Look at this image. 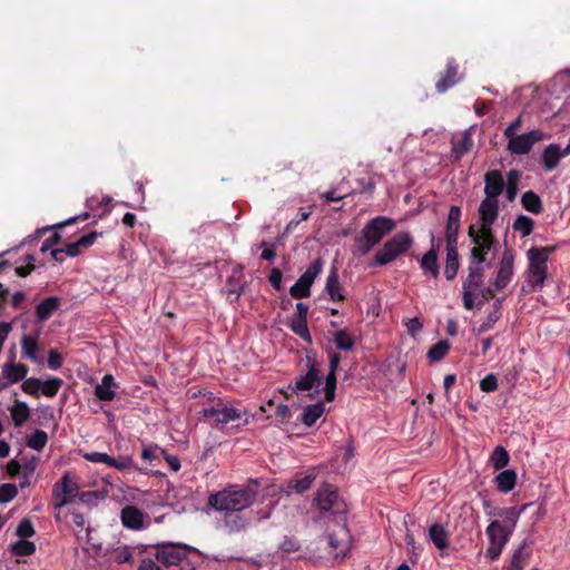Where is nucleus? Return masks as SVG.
Returning a JSON list of instances; mask_svg holds the SVG:
<instances>
[{
    "mask_svg": "<svg viewBox=\"0 0 570 570\" xmlns=\"http://www.w3.org/2000/svg\"><path fill=\"white\" fill-rule=\"evenodd\" d=\"M341 358H331L330 368L325 373L320 362L313 361L307 363L305 373H302L295 380L293 392H308L309 397H315L321 393L322 380H325L323 391L325 401L332 402L335 399L336 391V371Z\"/></svg>",
    "mask_w": 570,
    "mask_h": 570,
    "instance_id": "nucleus-1",
    "label": "nucleus"
},
{
    "mask_svg": "<svg viewBox=\"0 0 570 570\" xmlns=\"http://www.w3.org/2000/svg\"><path fill=\"white\" fill-rule=\"evenodd\" d=\"M259 483L250 480L244 488L228 487L208 497V505L216 511L237 512L252 505L258 494Z\"/></svg>",
    "mask_w": 570,
    "mask_h": 570,
    "instance_id": "nucleus-2",
    "label": "nucleus"
},
{
    "mask_svg": "<svg viewBox=\"0 0 570 570\" xmlns=\"http://www.w3.org/2000/svg\"><path fill=\"white\" fill-rule=\"evenodd\" d=\"M525 508L527 505L524 504L520 511L515 508L501 510L498 515L503 518V521L493 520L487 528V535L489 538L487 557L491 560L497 559L501 554L503 547L509 541V538L517 525L520 512Z\"/></svg>",
    "mask_w": 570,
    "mask_h": 570,
    "instance_id": "nucleus-3",
    "label": "nucleus"
},
{
    "mask_svg": "<svg viewBox=\"0 0 570 570\" xmlns=\"http://www.w3.org/2000/svg\"><path fill=\"white\" fill-rule=\"evenodd\" d=\"M556 250V246L531 247L527 252L529 265L527 269L525 285L522 292L531 293L544 286L548 275L547 262L549 256Z\"/></svg>",
    "mask_w": 570,
    "mask_h": 570,
    "instance_id": "nucleus-4",
    "label": "nucleus"
},
{
    "mask_svg": "<svg viewBox=\"0 0 570 570\" xmlns=\"http://www.w3.org/2000/svg\"><path fill=\"white\" fill-rule=\"evenodd\" d=\"M395 226V222L386 216H376L368 220L361 230V234L356 237L361 254H367L385 235L392 232Z\"/></svg>",
    "mask_w": 570,
    "mask_h": 570,
    "instance_id": "nucleus-5",
    "label": "nucleus"
},
{
    "mask_svg": "<svg viewBox=\"0 0 570 570\" xmlns=\"http://www.w3.org/2000/svg\"><path fill=\"white\" fill-rule=\"evenodd\" d=\"M414 240L410 233L400 232L386 240L374 258L373 266H384L394 262L397 257L405 254L413 245Z\"/></svg>",
    "mask_w": 570,
    "mask_h": 570,
    "instance_id": "nucleus-6",
    "label": "nucleus"
},
{
    "mask_svg": "<svg viewBox=\"0 0 570 570\" xmlns=\"http://www.w3.org/2000/svg\"><path fill=\"white\" fill-rule=\"evenodd\" d=\"M468 235L473 244L471 264L480 265L487 261V255L495 244L493 230L476 229L474 225H471Z\"/></svg>",
    "mask_w": 570,
    "mask_h": 570,
    "instance_id": "nucleus-7",
    "label": "nucleus"
},
{
    "mask_svg": "<svg viewBox=\"0 0 570 570\" xmlns=\"http://www.w3.org/2000/svg\"><path fill=\"white\" fill-rule=\"evenodd\" d=\"M314 502L321 512L343 514L346 512V504L341 499L335 487L324 483L316 492Z\"/></svg>",
    "mask_w": 570,
    "mask_h": 570,
    "instance_id": "nucleus-8",
    "label": "nucleus"
},
{
    "mask_svg": "<svg viewBox=\"0 0 570 570\" xmlns=\"http://www.w3.org/2000/svg\"><path fill=\"white\" fill-rule=\"evenodd\" d=\"M78 491L77 480L69 472H66L52 488L55 509L60 510L62 507L71 503L78 497Z\"/></svg>",
    "mask_w": 570,
    "mask_h": 570,
    "instance_id": "nucleus-9",
    "label": "nucleus"
},
{
    "mask_svg": "<svg viewBox=\"0 0 570 570\" xmlns=\"http://www.w3.org/2000/svg\"><path fill=\"white\" fill-rule=\"evenodd\" d=\"M322 269L323 261L321 258L315 259L289 288V295L295 299L309 297L311 287Z\"/></svg>",
    "mask_w": 570,
    "mask_h": 570,
    "instance_id": "nucleus-10",
    "label": "nucleus"
},
{
    "mask_svg": "<svg viewBox=\"0 0 570 570\" xmlns=\"http://www.w3.org/2000/svg\"><path fill=\"white\" fill-rule=\"evenodd\" d=\"M153 547L157 549L155 554L156 560L165 566H176L185 558V553H183L180 549L186 551L190 550V547L187 544H174L169 542L156 543L153 544Z\"/></svg>",
    "mask_w": 570,
    "mask_h": 570,
    "instance_id": "nucleus-11",
    "label": "nucleus"
},
{
    "mask_svg": "<svg viewBox=\"0 0 570 570\" xmlns=\"http://www.w3.org/2000/svg\"><path fill=\"white\" fill-rule=\"evenodd\" d=\"M542 139V131L532 130L528 134L517 135L509 138L508 150L515 155L528 154L532 146Z\"/></svg>",
    "mask_w": 570,
    "mask_h": 570,
    "instance_id": "nucleus-12",
    "label": "nucleus"
},
{
    "mask_svg": "<svg viewBox=\"0 0 570 570\" xmlns=\"http://www.w3.org/2000/svg\"><path fill=\"white\" fill-rule=\"evenodd\" d=\"M499 199L485 198L481 200L478 217L480 227L478 229L492 230V225L499 217Z\"/></svg>",
    "mask_w": 570,
    "mask_h": 570,
    "instance_id": "nucleus-13",
    "label": "nucleus"
},
{
    "mask_svg": "<svg viewBox=\"0 0 570 570\" xmlns=\"http://www.w3.org/2000/svg\"><path fill=\"white\" fill-rule=\"evenodd\" d=\"M514 253L511 248L504 249L500 262L498 275L494 281L495 289H503L511 282L513 276Z\"/></svg>",
    "mask_w": 570,
    "mask_h": 570,
    "instance_id": "nucleus-14",
    "label": "nucleus"
},
{
    "mask_svg": "<svg viewBox=\"0 0 570 570\" xmlns=\"http://www.w3.org/2000/svg\"><path fill=\"white\" fill-rule=\"evenodd\" d=\"M460 80L459 63L454 58H450L446 61L445 70L441 72L440 78L435 83V89L439 94H444Z\"/></svg>",
    "mask_w": 570,
    "mask_h": 570,
    "instance_id": "nucleus-15",
    "label": "nucleus"
},
{
    "mask_svg": "<svg viewBox=\"0 0 570 570\" xmlns=\"http://www.w3.org/2000/svg\"><path fill=\"white\" fill-rule=\"evenodd\" d=\"M28 368L24 364L8 362L2 367L0 375V390H4L13 383L26 377Z\"/></svg>",
    "mask_w": 570,
    "mask_h": 570,
    "instance_id": "nucleus-16",
    "label": "nucleus"
},
{
    "mask_svg": "<svg viewBox=\"0 0 570 570\" xmlns=\"http://www.w3.org/2000/svg\"><path fill=\"white\" fill-rule=\"evenodd\" d=\"M485 198L498 199L503 193L505 184L500 170H490L484 175Z\"/></svg>",
    "mask_w": 570,
    "mask_h": 570,
    "instance_id": "nucleus-17",
    "label": "nucleus"
},
{
    "mask_svg": "<svg viewBox=\"0 0 570 570\" xmlns=\"http://www.w3.org/2000/svg\"><path fill=\"white\" fill-rule=\"evenodd\" d=\"M461 208L459 206H451L448 215L445 226V242L446 244H458V236L461 226Z\"/></svg>",
    "mask_w": 570,
    "mask_h": 570,
    "instance_id": "nucleus-18",
    "label": "nucleus"
},
{
    "mask_svg": "<svg viewBox=\"0 0 570 570\" xmlns=\"http://www.w3.org/2000/svg\"><path fill=\"white\" fill-rule=\"evenodd\" d=\"M220 403H222L220 400H218L217 406L214 405V406L204 409L202 411L203 415L205 417L214 419L215 422L218 424H226L229 421L239 419L240 415L236 409L226 407V406L220 409V407H218L220 405Z\"/></svg>",
    "mask_w": 570,
    "mask_h": 570,
    "instance_id": "nucleus-19",
    "label": "nucleus"
},
{
    "mask_svg": "<svg viewBox=\"0 0 570 570\" xmlns=\"http://www.w3.org/2000/svg\"><path fill=\"white\" fill-rule=\"evenodd\" d=\"M435 237L431 233V248L420 259V267L424 274H430L433 278H436L440 274L438 264V249L434 245Z\"/></svg>",
    "mask_w": 570,
    "mask_h": 570,
    "instance_id": "nucleus-20",
    "label": "nucleus"
},
{
    "mask_svg": "<svg viewBox=\"0 0 570 570\" xmlns=\"http://www.w3.org/2000/svg\"><path fill=\"white\" fill-rule=\"evenodd\" d=\"M569 154H564V149H561L557 144L548 145L541 154V164L546 171H552L556 169L563 157Z\"/></svg>",
    "mask_w": 570,
    "mask_h": 570,
    "instance_id": "nucleus-21",
    "label": "nucleus"
},
{
    "mask_svg": "<svg viewBox=\"0 0 570 570\" xmlns=\"http://www.w3.org/2000/svg\"><path fill=\"white\" fill-rule=\"evenodd\" d=\"M330 546L334 551H337L335 553V558H337L340 554L343 557L345 556V552L347 551L350 547V533L345 524H340L338 529L328 535Z\"/></svg>",
    "mask_w": 570,
    "mask_h": 570,
    "instance_id": "nucleus-22",
    "label": "nucleus"
},
{
    "mask_svg": "<svg viewBox=\"0 0 570 570\" xmlns=\"http://www.w3.org/2000/svg\"><path fill=\"white\" fill-rule=\"evenodd\" d=\"M451 149V157L453 161H459L465 154H468L473 147L472 135L469 130H465L461 137L453 138Z\"/></svg>",
    "mask_w": 570,
    "mask_h": 570,
    "instance_id": "nucleus-23",
    "label": "nucleus"
},
{
    "mask_svg": "<svg viewBox=\"0 0 570 570\" xmlns=\"http://www.w3.org/2000/svg\"><path fill=\"white\" fill-rule=\"evenodd\" d=\"M61 299L56 296L47 297L36 307V317L39 322L49 320L52 314L60 307Z\"/></svg>",
    "mask_w": 570,
    "mask_h": 570,
    "instance_id": "nucleus-24",
    "label": "nucleus"
},
{
    "mask_svg": "<svg viewBox=\"0 0 570 570\" xmlns=\"http://www.w3.org/2000/svg\"><path fill=\"white\" fill-rule=\"evenodd\" d=\"M460 267L458 244H446V263L444 275L448 281L455 278Z\"/></svg>",
    "mask_w": 570,
    "mask_h": 570,
    "instance_id": "nucleus-25",
    "label": "nucleus"
},
{
    "mask_svg": "<svg viewBox=\"0 0 570 570\" xmlns=\"http://www.w3.org/2000/svg\"><path fill=\"white\" fill-rule=\"evenodd\" d=\"M98 236H100L99 233L91 232L80 237L77 242L67 244L63 247L66 255L70 257H77L81 254V249L90 247L96 242Z\"/></svg>",
    "mask_w": 570,
    "mask_h": 570,
    "instance_id": "nucleus-26",
    "label": "nucleus"
},
{
    "mask_svg": "<svg viewBox=\"0 0 570 570\" xmlns=\"http://www.w3.org/2000/svg\"><path fill=\"white\" fill-rule=\"evenodd\" d=\"M483 268L479 265L473 266V264H470L469 275L462 283L463 289L474 293L478 292L483 284Z\"/></svg>",
    "mask_w": 570,
    "mask_h": 570,
    "instance_id": "nucleus-27",
    "label": "nucleus"
},
{
    "mask_svg": "<svg viewBox=\"0 0 570 570\" xmlns=\"http://www.w3.org/2000/svg\"><path fill=\"white\" fill-rule=\"evenodd\" d=\"M325 291L333 302H342L345 299V296L341 293V284L336 267H333L330 271V274L326 278Z\"/></svg>",
    "mask_w": 570,
    "mask_h": 570,
    "instance_id": "nucleus-28",
    "label": "nucleus"
},
{
    "mask_svg": "<svg viewBox=\"0 0 570 570\" xmlns=\"http://www.w3.org/2000/svg\"><path fill=\"white\" fill-rule=\"evenodd\" d=\"M121 521L126 528L139 529L142 527L144 515L136 507L127 505L121 510Z\"/></svg>",
    "mask_w": 570,
    "mask_h": 570,
    "instance_id": "nucleus-29",
    "label": "nucleus"
},
{
    "mask_svg": "<svg viewBox=\"0 0 570 570\" xmlns=\"http://www.w3.org/2000/svg\"><path fill=\"white\" fill-rule=\"evenodd\" d=\"M316 476L315 474H306L303 478H295L287 482L286 487L283 489V491L289 495L292 493H303L307 491L312 484L314 483Z\"/></svg>",
    "mask_w": 570,
    "mask_h": 570,
    "instance_id": "nucleus-30",
    "label": "nucleus"
},
{
    "mask_svg": "<svg viewBox=\"0 0 570 570\" xmlns=\"http://www.w3.org/2000/svg\"><path fill=\"white\" fill-rule=\"evenodd\" d=\"M429 537L439 550L442 551L449 547V534L442 524H432L429 529Z\"/></svg>",
    "mask_w": 570,
    "mask_h": 570,
    "instance_id": "nucleus-31",
    "label": "nucleus"
},
{
    "mask_svg": "<svg viewBox=\"0 0 570 570\" xmlns=\"http://www.w3.org/2000/svg\"><path fill=\"white\" fill-rule=\"evenodd\" d=\"M494 482L499 491L510 492L515 485L517 473L514 470H504L495 476Z\"/></svg>",
    "mask_w": 570,
    "mask_h": 570,
    "instance_id": "nucleus-32",
    "label": "nucleus"
},
{
    "mask_svg": "<svg viewBox=\"0 0 570 570\" xmlns=\"http://www.w3.org/2000/svg\"><path fill=\"white\" fill-rule=\"evenodd\" d=\"M114 386L112 375L107 374L102 377L101 383L96 386L95 394L101 401H111L115 397Z\"/></svg>",
    "mask_w": 570,
    "mask_h": 570,
    "instance_id": "nucleus-33",
    "label": "nucleus"
},
{
    "mask_svg": "<svg viewBox=\"0 0 570 570\" xmlns=\"http://www.w3.org/2000/svg\"><path fill=\"white\" fill-rule=\"evenodd\" d=\"M325 412V406L322 402L307 405L302 414V422L306 426H312Z\"/></svg>",
    "mask_w": 570,
    "mask_h": 570,
    "instance_id": "nucleus-34",
    "label": "nucleus"
},
{
    "mask_svg": "<svg viewBox=\"0 0 570 570\" xmlns=\"http://www.w3.org/2000/svg\"><path fill=\"white\" fill-rule=\"evenodd\" d=\"M521 204L525 210L534 215H538L543 210L541 198L532 190H528L522 195Z\"/></svg>",
    "mask_w": 570,
    "mask_h": 570,
    "instance_id": "nucleus-35",
    "label": "nucleus"
},
{
    "mask_svg": "<svg viewBox=\"0 0 570 570\" xmlns=\"http://www.w3.org/2000/svg\"><path fill=\"white\" fill-rule=\"evenodd\" d=\"M534 228V222L532 218L525 215H519L513 223V229L519 232L522 237L529 236Z\"/></svg>",
    "mask_w": 570,
    "mask_h": 570,
    "instance_id": "nucleus-36",
    "label": "nucleus"
},
{
    "mask_svg": "<svg viewBox=\"0 0 570 570\" xmlns=\"http://www.w3.org/2000/svg\"><path fill=\"white\" fill-rule=\"evenodd\" d=\"M527 546L524 541L513 553L509 570H523L529 558V553H524L523 550Z\"/></svg>",
    "mask_w": 570,
    "mask_h": 570,
    "instance_id": "nucleus-37",
    "label": "nucleus"
},
{
    "mask_svg": "<svg viewBox=\"0 0 570 570\" xmlns=\"http://www.w3.org/2000/svg\"><path fill=\"white\" fill-rule=\"evenodd\" d=\"M509 453L501 445H498L491 455V461L495 470L505 468L509 463Z\"/></svg>",
    "mask_w": 570,
    "mask_h": 570,
    "instance_id": "nucleus-38",
    "label": "nucleus"
},
{
    "mask_svg": "<svg viewBox=\"0 0 570 570\" xmlns=\"http://www.w3.org/2000/svg\"><path fill=\"white\" fill-rule=\"evenodd\" d=\"M36 551L33 542L21 539L11 546V552L19 557H27Z\"/></svg>",
    "mask_w": 570,
    "mask_h": 570,
    "instance_id": "nucleus-39",
    "label": "nucleus"
},
{
    "mask_svg": "<svg viewBox=\"0 0 570 570\" xmlns=\"http://www.w3.org/2000/svg\"><path fill=\"white\" fill-rule=\"evenodd\" d=\"M520 173L518 170H510L508 174L507 183V198L509 202H513L518 194V181Z\"/></svg>",
    "mask_w": 570,
    "mask_h": 570,
    "instance_id": "nucleus-40",
    "label": "nucleus"
},
{
    "mask_svg": "<svg viewBox=\"0 0 570 570\" xmlns=\"http://www.w3.org/2000/svg\"><path fill=\"white\" fill-rule=\"evenodd\" d=\"M10 412L16 426H20L29 417V409L24 403L14 405Z\"/></svg>",
    "mask_w": 570,
    "mask_h": 570,
    "instance_id": "nucleus-41",
    "label": "nucleus"
},
{
    "mask_svg": "<svg viewBox=\"0 0 570 570\" xmlns=\"http://www.w3.org/2000/svg\"><path fill=\"white\" fill-rule=\"evenodd\" d=\"M334 342L338 350L345 352L350 351L354 345L352 336L343 330L335 333Z\"/></svg>",
    "mask_w": 570,
    "mask_h": 570,
    "instance_id": "nucleus-42",
    "label": "nucleus"
},
{
    "mask_svg": "<svg viewBox=\"0 0 570 570\" xmlns=\"http://www.w3.org/2000/svg\"><path fill=\"white\" fill-rule=\"evenodd\" d=\"M48 441V435L42 430H37L27 441V445L33 450L41 451Z\"/></svg>",
    "mask_w": 570,
    "mask_h": 570,
    "instance_id": "nucleus-43",
    "label": "nucleus"
},
{
    "mask_svg": "<svg viewBox=\"0 0 570 570\" xmlns=\"http://www.w3.org/2000/svg\"><path fill=\"white\" fill-rule=\"evenodd\" d=\"M61 385H62V380H60L58 377H52V379L47 380L46 382H41L42 394L46 396L52 397L58 393Z\"/></svg>",
    "mask_w": 570,
    "mask_h": 570,
    "instance_id": "nucleus-44",
    "label": "nucleus"
},
{
    "mask_svg": "<svg viewBox=\"0 0 570 570\" xmlns=\"http://www.w3.org/2000/svg\"><path fill=\"white\" fill-rule=\"evenodd\" d=\"M22 353L23 356H36L38 350V341L33 336H23L22 341Z\"/></svg>",
    "mask_w": 570,
    "mask_h": 570,
    "instance_id": "nucleus-45",
    "label": "nucleus"
},
{
    "mask_svg": "<svg viewBox=\"0 0 570 570\" xmlns=\"http://www.w3.org/2000/svg\"><path fill=\"white\" fill-rule=\"evenodd\" d=\"M24 261L27 262L26 265L18 266L14 269L16 275L19 276V277H27V276H29L36 269V265H35L36 258H35L33 255L28 254L24 257Z\"/></svg>",
    "mask_w": 570,
    "mask_h": 570,
    "instance_id": "nucleus-46",
    "label": "nucleus"
},
{
    "mask_svg": "<svg viewBox=\"0 0 570 570\" xmlns=\"http://www.w3.org/2000/svg\"><path fill=\"white\" fill-rule=\"evenodd\" d=\"M33 525L30 519H22L16 529V534L21 539L30 538L35 534Z\"/></svg>",
    "mask_w": 570,
    "mask_h": 570,
    "instance_id": "nucleus-47",
    "label": "nucleus"
},
{
    "mask_svg": "<svg viewBox=\"0 0 570 570\" xmlns=\"http://www.w3.org/2000/svg\"><path fill=\"white\" fill-rule=\"evenodd\" d=\"M18 494V489L12 483L0 485V502L6 503L13 500Z\"/></svg>",
    "mask_w": 570,
    "mask_h": 570,
    "instance_id": "nucleus-48",
    "label": "nucleus"
},
{
    "mask_svg": "<svg viewBox=\"0 0 570 570\" xmlns=\"http://www.w3.org/2000/svg\"><path fill=\"white\" fill-rule=\"evenodd\" d=\"M291 328L295 334H297L298 336H301L303 338L309 337V332H308L306 320L293 317Z\"/></svg>",
    "mask_w": 570,
    "mask_h": 570,
    "instance_id": "nucleus-49",
    "label": "nucleus"
},
{
    "mask_svg": "<svg viewBox=\"0 0 570 570\" xmlns=\"http://www.w3.org/2000/svg\"><path fill=\"white\" fill-rule=\"evenodd\" d=\"M311 216L309 210H305L304 208H301L297 213V215L289 220L287 224L285 232L291 233L296 229V227L299 225L301 222L307 220Z\"/></svg>",
    "mask_w": 570,
    "mask_h": 570,
    "instance_id": "nucleus-50",
    "label": "nucleus"
},
{
    "mask_svg": "<svg viewBox=\"0 0 570 570\" xmlns=\"http://www.w3.org/2000/svg\"><path fill=\"white\" fill-rule=\"evenodd\" d=\"M449 350L450 343L446 340H441L428 351L426 356H445Z\"/></svg>",
    "mask_w": 570,
    "mask_h": 570,
    "instance_id": "nucleus-51",
    "label": "nucleus"
},
{
    "mask_svg": "<svg viewBox=\"0 0 570 570\" xmlns=\"http://www.w3.org/2000/svg\"><path fill=\"white\" fill-rule=\"evenodd\" d=\"M392 363H389L387 371L390 372V376H402L406 364L402 361V358H392Z\"/></svg>",
    "mask_w": 570,
    "mask_h": 570,
    "instance_id": "nucleus-52",
    "label": "nucleus"
},
{
    "mask_svg": "<svg viewBox=\"0 0 570 570\" xmlns=\"http://www.w3.org/2000/svg\"><path fill=\"white\" fill-rule=\"evenodd\" d=\"M498 387V380L497 376L493 374L487 375L484 379L480 382V389L483 392H493Z\"/></svg>",
    "mask_w": 570,
    "mask_h": 570,
    "instance_id": "nucleus-53",
    "label": "nucleus"
},
{
    "mask_svg": "<svg viewBox=\"0 0 570 570\" xmlns=\"http://www.w3.org/2000/svg\"><path fill=\"white\" fill-rule=\"evenodd\" d=\"M279 549L285 553H293L299 550V543L294 538L285 537L279 546Z\"/></svg>",
    "mask_w": 570,
    "mask_h": 570,
    "instance_id": "nucleus-54",
    "label": "nucleus"
},
{
    "mask_svg": "<svg viewBox=\"0 0 570 570\" xmlns=\"http://www.w3.org/2000/svg\"><path fill=\"white\" fill-rule=\"evenodd\" d=\"M40 389L41 381L38 379H28L22 383V390L28 394H37Z\"/></svg>",
    "mask_w": 570,
    "mask_h": 570,
    "instance_id": "nucleus-55",
    "label": "nucleus"
},
{
    "mask_svg": "<svg viewBox=\"0 0 570 570\" xmlns=\"http://www.w3.org/2000/svg\"><path fill=\"white\" fill-rule=\"evenodd\" d=\"M282 278H283V273L279 268H276L274 267L272 271H271V274H269V283L272 284L273 288L276 289V291H281L282 289Z\"/></svg>",
    "mask_w": 570,
    "mask_h": 570,
    "instance_id": "nucleus-56",
    "label": "nucleus"
},
{
    "mask_svg": "<svg viewBox=\"0 0 570 570\" xmlns=\"http://www.w3.org/2000/svg\"><path fill=\"white\" fill-rule=\"evenodd\" d=\"M77 498H79L80 502L90 505V504H96L97 500L99 499V495L96 491H87V492H82V493L78 492Z\"/></svg>",
    "mask_w": 570,
    "mask_h": 570,
    "instance_id": "nucleus-57",
    "label": "nucleus"
},
{
    "mask_svg": "<svg viewBox=\"0 0 570 570\" xmlns=\"http://www.w3.org/2000/svg\"><path fill=\"white\" fill-rule=\"evenodd\" d=\"M409 334L415 336L423 327L422 323L417 317L410 318L405 322Z\"/></svg>",
    "mask_w": 570,
    "mask_h": 570,
    "instance_id": "nucleus-58",
    "label": "nucleus"
},
{
    "mask_svg": "<svg viewBox=\"0 0 570 570\" xmlns=\"http://www.w3.org/2000/svg\"><path fill=\"white\" fill-rule=\"evenodd\" d=\"M61 242V235L56 232L50 238H47L41 247L40 250L42 253H46L47 250L51 249L53 246L58 245Z\"/></svg>",
    "mask_w": 570,
    "mask_h": 570,
    "instance_id": "nucleus-59",
    "label": "nucleus"
},
{
    "mask_svg": "<svg viewBox=\"0 0 570 570\" xmlns=\"http://www.w3.org/2000/svg\"><path fill=\"white\" fill-rule=\"evenodd\" d=\"M89 217H90V214L88 212H86V213H82V214H80L78 216L70 217L67 220L55 225L52 228L59 229V228H62L65 226L72 225V224H75V223H77L79 220H81V222L82 220H87Z\"/></svg>",
    "mask_w": 570,
    "mask_h": 570,
    "instance_id": "nucleus-60",
    "label": "nucleus"
},
{
    "mask_svg": "<svg viewBox=\"0 0 570 570\" xmlns=\"http://www.w3.org/2000/svg\"><path fill=\"white\" fill-rule=\"evenodd\" d=\"M38 459L32 456L30 460L21 464L22 474L32 475L37 469Z\"/></svg>",
    "mask_w": 570,
    "mask_h": 570,
    "instance_id": "nucleus-61",
    "label": "nucleus"
},
{
    "mask_svg": "<svg viewBox=\"0 0 570 570\" xmlns=\"http://www.w3.org/2000/svg\"><path fill=\"white\" fill-rule=\"evenodd\" d=\"M70 515H71V520H72V523L79 528L80 530L85 529V525H86V518H85V513L73 509L71 512H70Z\"/></svg>",
    "mask_w": 570,
    "mask_h": 570,
    "instance_id": "nucleus-62",
    "label": "nucleus"
},
{
    "mask_svg": "<svg viewBox=\"0 0 570 570\" xmlns=\"http://www.w3.org/2000/svg\"><path fill=\"white\" fill-rule=\"evenodd\" d=\"M26 297V293L22 291H17L16 293H13L10 301L11 307L14 309L22 308V303L24 302Z\"/></svg>",
    "mask_w": 570,
    "mask_h": 570,
    "instance_id": "nucleus-63",
    "label": "nucleus"
},
{
    "mask_svg": "<svg viewBox=\"0 0 570 570\" xmlns=\"http://www.w3.org/2000/svg\"><path fill=\"white\" fill-rule=\"evenodd\" d=\"M522 118L519 116L514 121H512L504 130V136L509 139L513 136H517V130L521 127Z\"/></svg>",
    "mask_w": 570,
    "mask_h": 570,
    "instance_id": "nucleus-64",
    "label": "nucleus"
}]
</instances>
